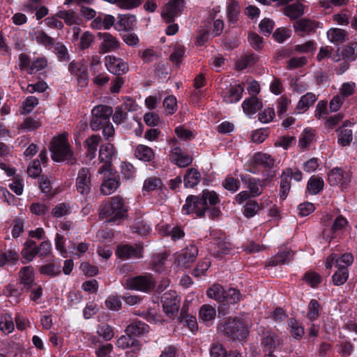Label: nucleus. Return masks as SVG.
Here are the masks:
<instances>
[{"mask_svg": "<svg viewBox=\"0 0 357 357\" xmlns=\"http://www.w3.org/2000/svg\"><path fill=\"white\" fill-rule=\"evenodd\" d=\"M253 160L257 165H262L265 168H272L275 163L274 158L270 154L262 152L256 153Z\"/></svg>", "mask_w": 357, "mask_h": 357, "instance_id": "obj_39", "label": "nucleus"}, {"mask_svg": "<svg viewBox=\"0 0 357 357\" xmlns=\"http://www.w3.org/2000/svg\"><path fill=\"white\" fill-rule=\"evenodd\" d=\"M294 255L290 250H285L278 253L268 261V266H277L289 261Z\"/></svg>", "mask_w": 357, "mask_h": 357, "instance_id": "obj_47", "label": "nucleus"}, {"mask_svg": "<svg viewBox=\"0 0 357 357\" xmlns=\"http://www.w3.org/2000/svg\"><path fill=\"white\" fill-rule=\"evenodd\" d=\"M317 26V24L314 21L305 18L298 20L294 24L295 31L298 32L301 36L311 32L316 29Z\"/></svg>", "mask_w": 357, "mask_h": 357, "instance_id": "obj_27", "label": "nucleus"}, {"mask_svg": "<svg viewBox=\"0 0 357 357\" xmlns=\"http://www.w3.org/2000/svg\"><path fill=\"white\" fill-rule=\"evenodd\" d=\"M98 37L100 40L99 51L102 54L114 52L119 47L120 43L118 39L109 33H99Z\"/></svg>", "mask_w": 357, "mask_h": 357, "instance_id": "obj_10", "label": "nucleus"}, {"mask_svg": "<svg viewBox=\"0 0 357 357\" xmlns=\"http://www.w3.org/2000/svg\"><path fill=\"white\" fill-rule=\"evenodd\" d=\"M200 179V173L195 169H190L184 176V185L186 188H194L199 183Z\"/></svg>", "mask_w": 357, "mask_h": 357, "instance_id": "obj_40", "label": "nucleus"}, {"mask_svg": "<svg viewBox=\"0 0 357 357\" xmlns=\"http://www.w3.org/2000/svg\"><path fill=\"white\" fill-rule=\"evenodd\" d=\"M13 319L10 314H5L0 320V329L5 334H9L14 330Z\"/></svg>", "mask_w": 357, "mask_h": 357, "instance_id": "obj_49", "label": "nucleus"}, {"mask_svg": "<svg viewBox=\"0 0 357 357\" xmlns=\"http://www.w3.org/2000/svg\"><path fill=\"white\" fill-rule=\"evenodd\" d=\"M137 344V341L131 337L130 335L126 333V335L121 336L116 342V347L123 349L128 347H135Z\"/></svg>", "mask_w": 357, "mask_h": 357, "instance_id": "obj_54", "label": "nucleus"}, {"mask_svg": "<svg viewBox=\"0 0 357 357\" xmlns=\"http://www.w3.org/2000/svg\"><path fill=\"white\" fill-rule=\"evenodd\" d=\"M105 65L109 73L116 75L126 74L129 70L128 63L114 55L105 56Z\"/></svg>", "mask_w": 357, "mask_h": 357, "instance_id": "obj_8", "label": "nucleus"}, {"mask_svg": "<svg viewBox=\"0 0 357 357\" xmlns=\"http://www.w3.org/2000/svg\"><path fill=\"white\" fill-rule=\"evenodd\" d=\"M259 210V204L256 201H250L245 205L243 214L247 218H252L257 213Z\"/></svg>", "mask_w": 357, "mask_h": 357, "instance_id": "obj_61", "label": "nucleus"}, {"mask_svg": "<svg viewBox=\"0 0 357 357\" xmlns=\"http://www.w3.org/2000/svg\"><path fill=\"white\" fill-rule=\"evenodd\" d=\"M149 326L142 321H135L127 326L126 333L131 336L142 335L148 333Z\"/></svg>", "mask_w": 357, "mask_h": 357, "instance_id": "obj_35", "label": "nucleus"}, {"mask_svg": "<svg viewBox=\"0 0 357 357\" xmlns=\"http://www.w3.org/2000/svg\"><path fill=\"white\" fill-rule=\"evenodd\" d=\"M353 256L350 253H345L340 257H338L335 253H333L328 257L325 266L326 268L329 269L332 268L333 263L335 262L337 268L347 269V267L353 263Z\"/></svg>", "mask_w": 357, "mask_h": 357, "instance_id": "obj_13", "label": "nucleus"}, {"mask_svg": "<svg viewBox=\"0 0 357 357\" xmlns=\"http://www.w3.org/2000/svg\"><path fill=\"white\" fill-rule=\"evenodd\" d=\"M170 160L179 167H185L192 162V158L183 153L179 147L173 148L169 154Z\"/></svg>", "mask_w": 357, "mask_h": 357, "instance_id": "obj_19", "label": "nucleus"}, {"mask_svg": "<svg viewBox=\"0 0 357 357\" xmlns=\"http://www.w3.org/2000/svg\"><path fill=\"white\" fill-rule=\"evenodd\" d=\"M38 246L36 243L32 240H28L24 243L21 252L23 263H27L33 261L35 257L38 254Z\"/></svg>", "mask_w": 357, "mask_h": 357, "instance_id": "obj_21", "label": "nucleus"}, {"mask_svg": "<svg viewBox=\"0 0 357 357\" xmlns=\"http://www.w3.org/2000/svg\"><path fill=\"white\" fill-rule=\"evenodd\" d=\"M262 107L261 102L256 97L252 96L245 99L242 103L243 112L247 115H252L255 114Z\"/></svg>", "mask_w": 357, "mask_h": 357, "instance_id": "obj_29", "label": "nucleus"}, {"mask_svg": "<svg viewBox=\"0 0 357 357\" xmlns=\"http://www.w3.org/2000/svg\"><path fill=\"white\" fill-rule=\"evenodd\" d=\"M243 91V86L240 84L230 86L223 94L224 101L229 104L239 101L242 97Z\"/></svg>", "mask_w": 357, "mask_h": 357, "instance_id": "obj_22", "label": "nucleus"}, {"mask_svg": "<svg viewBox=\"0 0 357 357\" xmlns=\"http://www.w3.org/2000/svg\"><path fill=\"white\" fill-rule=\"evenodd\" d=\"M70 72L77 77V82L82 86L87 84V66L82 61H72L68 67Z\"/></svg>", "mask_w": 357, "mask_h": 357, "instance_id": "obj_14", "label": "nucleus"}, {"mask_svg": "<svg viewBox=\"0 0 357 357\" xmlns=\"http://www.w3.org/2000/svg\"><path fill=\"white\" fill-rule=\"evenodd\" d=\"M135 22L136 18L134 15H119L114 27L118 31H127L131 29Z\"/></svg>", "mask_w": 357, "mask_h": 357, "instance_id": "obj_28", "label": "nucleus"}, {"mask_svg": "<svg viewBox=\"0 0 357 357\" xmlns=\"http://www.w3.org/2000/svg\"><path fill=\"white\" fill-rule=\"evenodd\" d=\"M227 16L230 24H235L241 12L239 3L234 0H229L227 3Z\"/></svg>", "mask_w": 357, "mask_h": 357, "instance_id": "obj_32", "label": "nucleus"}, {"mask_svg": "<svg viewBox=\"0 0 357 357\" xmlns=\"http://www.w3.org/2000/svg\"><path fill=\"white\" fill-rule=\"evenodd\" d=\"M317 100V97L315 94L307 93L301 98L297 104L296 109L298 110L299 113H303L311 107Z\"/></svg>", "mask_w": 357, "mask_h": 357, "instance_id": "obj_36", "label": "nucleus"}, {"mask_svg": "<svg viewBox=\"0 0 357 357\" xmlns=\"http://www.w3.org/2000/svg\"><path fill=\"white\" fill-rule=\"evenodd\" d=\"M280 344V339L275 333L267 332L264 335L262 344L268 351H274Z\"/></svg>", "mask_w": 357, "mask_h": 357, "instance_id": "obj_33", "label": "nucleus"}, {"mask_svg": "<svg viewBox=\"0 0 357 357\" xmlns=\"http://www.w3.org/2000/svg\"><path fill=\"white\" fill-rule=\"evenodd\" d=\"M50 151L52 158L56 162H67L73 164L75 162L73 151L68 142L66 134L59 135L53 138Z\"/></svg>", "mask_w": 357, "mask_h": 357, "instance_id": "obj_2", "label": "nucleus"}, {"mask_svg": "<svg viewBox=\"0 0 357 357\" xmlns=\"http://www.w3.org/2000/svg\"><path fill=\"white\" fill-rule=\"evenodd\" d=\"M39 271L41 274L51 277L56 276L61 272L60 267L54 264H47L42 266L40 268Z\"/></svg>", "mask_w": 357, "mask_h": 357, "instance_id": "obj_59", "label": "nucleus"}, {"mask_svg": "<svg viewBox=\"0 0 357 357\" xmlns=\"http://www.w3.org/2000/svg\"><path fill=\"white\" fill-rule=\"evenodd\" d=\"M216 317L215 307L209 304L202 305L199 310V321L207 325L211 324Z\"/></svg>", "mask_w": 357, "mask_h": 357, "instance_id": "obj_20", "label": "nucleus"}, {"mask_svg": "<svg viewBox=\"0 0 357 357\" xmlns=\"http://www.w3.org/2000/svg\"><path fill=\"white\" fill-rule=\"evenodd\" d=\"M328 40L335 45H339L348 40V33L342 29L331 28L326 33Z\"/></svg>", "mask_w": 357, "mask_h": 357, "instance_id": "obj_23", "label": "nucleus"}, {"mask_svg": "<svg viewBox=\"0 0 357 357\" xmlns=\"http://www.w3.org/2000/svg\"><path fill=\"white\" fill-rule=\"evenodd\" d=\"M155 285V281L151 275H139L126 280L128 289L149 292Z\"/></svg>", "mask_w": 357, "mask_h": 357, "instance_id": "obj_6", "label": "nucleus"}, {"mask_svg": "<svg viewBox=\"0 0 357 357\" xmlns=\"http://www.w3.org/2000/svg\"><path fill=\"white\" fill-rule=\"evenodd\" d=\"M288 325L290 328V333L295 338L300 339L304 335V329L298 325L297 321L294 319H290L288 321Z\"/></svg>", "mask_w": 357, "mask_h": 357, "instance_id": "obj_57", "label": "nucleus"}, {"mask_svg": "<svg viewBox=\"0 0 357 357\" xmlns=\"http://www.w3.org/2000/svg\"><path fill=\"white\" fill-rule=\"evenodd\" d=\"M101 141V137L98 135H92L84 142V147L86 149V156L93 159L96 155L98 146Z\"/></svg>", "mask_w": 357, "mask_h": 357, "instance_id": "obj_24", "label": "nucleus"}, {"mask_svg": "<svg viewBox=\"0 0 357 357\" xmlns=\"http://www.w3.org/2000/svg\"><path fill=\"white\" fill-rule=\"evenodd\" d=\"M163 310L167 315L172 316L176 313L180 307V300L174 291H168L161 297Z\"/></svg>", "mask_w": 357, "mask_h": 357, "instance_id": "obj_9", "label": "nucleus"}, {"mask_svg": "<svg viewBox=\"0 0 357 357\" xmlns=\"http://www.w3.org/2000/svg\"><path fill=\"white\" fill-rule=\"evenodd\" d=\"M132 229L134 232L139 235H146L151 230V227L149 224L142 220H137L132 226Z\"/></svg>", "mask_w": 357, "mask_h": 357, "instance_id": "obj_62", "label": "nucleus"}, {"mask_svg": "<svg viewBox=\"0 0 357 357\" xmlns=\"http://www.w3.org/2000/svg\"><path fill=\"white\" fill-rule=\"evenodd\" d=\"M91 174L88 168L83 167L77 173L75 187L77 191L82 195H87L91 189Z\"/></svg>", "mask_w": 357, "mask_h": 357, "instance_id": "obj_7", "label": "nucleus"}, {"mask_svg": "<svg viewBox=\"0 0 357 357\" xmlns=\"http://www.w3.org/2000/svg\"><path fill=\"white\" fill-rule=\"evenodd\" d=\"M96 333L106 341L112 340L114 335L113 328L106 323L98 324L96 328Z\"/></svg>", "mask_w": 357, "mask_h": 357, "instance_id": "obj_46", "label": "nucleus"}, {"mask_svg": "<svg viewBox=\"0 0 357 357\" xmlns=\"http://www.w3.org/2000/svg\"><path fill=\"white\" fill-rule=\"evenodd\" d=\"M56 16L63 20L64 22L68 26L78 25L81 22L78 14L73 10H59L56 13Z\"/></svg>", "mask_w": 357, "mask_h": 357, "instance_id": "obj_31", "label": "nucleus"}, {"mask_svg": "<svg viewBox=\"0 0 357 357\" xmlns=\"http://www.w3.org/2000/svg\"><path fill=\"white\" fill-rule=\"evenodd\" d=\"M143 246L140 244L121 245L117 247L116 255L123 259L140 258L142 255Z\"/></svg>", "mask_w": 357, "mask_h": 357, "instance_id": "obj_11", "label": "nucleus"}, {"mask_svg": "<svg viewBox=\"0 0 357 357\" xmlns=\"http://www.w3.org/2000/svg\"><path fill=\"white\" fill-rule=\"evenodd\" d=\"M41 123L39 119L33 117H26L20 125L19 128L26 132L36 130L40 127Z\"/></svg>", "mask_w": 357, "mask_h": 357, "instance_id": "obj_50", "label": "nucleus"}, {"mask_svg": "<svg viewBox=\"0 0 357 357\" xmlns=\"http://www.w3.org/2000/svg\"><path fill=\"white\" fill-rule=\"evenodd\" d=\"M207 202L211 205H215L219 202L218 195L213 191L204 190L201 196L190 195L187 197L182 211L185 214L195 213L201 218L208 209Z\"/></svg>", "mask_w": 357, "mask_h": 357, "instance_id": "obj_1", "label": "nucleus"}, {"mask_svg": "<svg viewBox=\"0 0 357 357\" xmlns=\"http://www.w3.org/2000/svg\"><path fill=\"white\" fill-rule=\"evenodd\" d=\"M328 178L331 185H341L346 187L351 182V173L340 168H334L328 173Z\"/></svg>", "mask_w": 357, "mask_h": 357, "instance_id": "obj_12", "label": "nucleus"}, {"mask_svg": "<svg viewBox=\"0 0 357 357\" xmlns=\"http://www.w3.org/2000/svg\"><path fill=\"white\" fill-rule=\"evenodd\" d=\"M324 183L321 178L312 176L307 183V189L310 194L316 195L323 189Z\"/></svg>", "mask_w": 357, "mask_h": 357, "instance_id": "obj_48", "label": "nucleus"}, {"mask_svg": "<svg viewBox=\"0 0 357 357\" xmlns=\"http://www.w3.org/2000/svg\"><path fill=\"white\" fill-rule=\"evenodd\" d=\"M225 303H236L241 301L242 296L239 291L236 289H229L226 291Z\"/></svg>", "mask_w": 357, "mask_h": 357, "instance_id": "obj_63", "label": "nucleus"}, {"mask_svg": "<svg viewBox=\"0 0 357 357\" xmlns=\"http://www.w3.org/2000/svg\"><path fill=\"white\" fill-rule=\"evenodd\" d=\"M31 38L33 40H35L37 43L45 47H50L54 44V39L43 31H36L32 33Z\"/></svg>", "mask_w": 357, "mask_h": 357, "instance_id": "obj_45", "label": "nucleus"}, {"mask_svg": "<svg viewBox=\"0 0 357 357\" xmlns=\"http://www.w3.org/2000/svg\"><path fill=\"white\" fill-rule=\"evenodd\" d=\"M20 284L23 286L22 291H30L34 287V272L33 268L31 266H24L19 271Z\"/></svg>", "mask_w": 357, "mask_h": 357, "instance_id": "obj_16", "label": "nucleus"}, {"mask_svg": "<svg viewBox=\"0 0 357 357\" xmlns=\"http://www.w3.org/2000/svg\"><path fill=\"white\" fill-rule=\"evenodd\" d=\"M257 56L254 54L245 55L236 63L238 70H242L248 67L252 66L257 61Z\"/></svg>", "mask_w": 357, "mask_h": 357, "instance_id": "obj_52", "label": "nucleus"}, {"mask_svg": "<svg viewBox=\"0 0 357 357\" xmlns=\"http://www.w3.org/2000/svg\"><path fill=\"white\" fill-rule=\"evenodd\" d=\"M233 249L231 244L225 241H220L217 243V248L211 249L212 255L215 257H221L222 255H227Z\"/></svg>", "mask_w": 357, "mask_h": 357, "instance_id": "obj_43", "label": "nucleus"}, {"mask_svg": "<svg viewBox=\"0 0 357 357\" xmlns=\"http://www.w3.org/2000/svg\"><path fill=\"white\" fill-rule=\"evenodd\" d=\"M128 207L123 199L120 196H114L106 202L100 210V215L108 218L109 221H118L126 218Z\"/></svg>", "mask_w": 357, "mask_h": 357, "instance_id": "obj_3", "label": "nucleus"}, {"mask_svg": "<svg viewBox=\"0 0 357 357\" xmlns=\"http://www.w3.org/2000/svg\"><path fill=\"white\" fill-rule=\"evenodd\" d=\"M349 276L347 269L338 268L333 276V282L335 285L339 286L345 283Z\"/></svg>", "mask_w": 357, "mask_h": 357, "instance_id": "obj_60", "label": "nucleus"}, {"mask_svg": "<svg viewBox=\"0 0 357 357\" xmlns=\"http://www.w3.org/2000/svg\"><path fill=\"white\" fill-rule=\"evenodd\" d=\"M207 296L212 299L217 301L219 303H225V294L226 291L223 287L218 284H214L211 287L207 290Z\"/></svg>", "mask_w": 357, "mask_h": 357, "instance_id": "obj_37", "label": "nucleus"}, {"mask_svg": "<svg viewBox=\"0 0 357 357\" xmlns=\"http://www.w3.org/2000/svg\"><path fill=\"white\" fill-rule=\"evenodd\" d=\"M71 212L69 204L60 203L56 205L52 210V215L54 218H61L70 214Z\"/></svg>", "mask_w": 357, "mask_h": 357, "instance_id": "obj_55", "label": "nucleus"}, {"mask_svg": "<svg viewBox=\"0 0 357 357\" xmlns=\"http://www.w3.org/2000/svg\"><path fill=\"white\" fill-rule=\"evenodd\" d=\"M38 98L36 96L27 97L22 103L21 114H26L30 113L38 105Z\"/></svg>", "mask_w": 357, "mask_h": 357, "instance_id": "obj_53", "label": "nucleus"}, {"mask_svg": "<svg viewBox=\"0 0 357 357\" xmlns=\"http://www.w3.org/2000/svg\"><path fill=\"white\" fill-rule=\"evenodd\" d=\"M184 56V47L178 45L174 47L173 52L170 55V59L173 63H176V65H178L181 62Z\"/></svg>", "mask_w": 357, "mask_h": 357, "instance_id": "obj_64", "label": "nucleus"}, {"mask_svg": "<svg viewBox=\"0 0 357 357\" xmlns=\"http://www.w3.org/2000/svg\"><path fill=\"white\" fill-rule=\"evenodd\" d=\"M162 182L156 176H151L145 179L143 184V192H151L160 188Z\"/></svg>", "mask_w": 357, "mask_h": 357, "instance_id": "obj_51", "label": "nucleus"}, {"mask_svg": "<svg viewBox=\"0 0 357 357\" xmlns=\"http://www.w3.org/2000/svg\"><path fill=\"white\" fill-rule=\"evenodd\" d=\"M342 54L349 60L356 59L357 58V42L347 44L342 50Z\"/></svg>", "mask_w": 357, "mask_h": 357, "instance_id": "obj_56", "label": "nucleus"}, {"mask_svg": "<svg viewBox=\"0 0 357 357\" xmlns=\"http://www.w3.org/2000/svg\"><path fill=\"white\" fill-rule=\"evenodd\" d=\"M241 181L246 185L252 197L259 196L262 193L263 185L259 178L251 177L249 175H241Z\"/></svg>", "mask_w": 357, "mask_h": 357, "instance_id": "obj_18", "label": "nucleus"}, {"mask_svg": "<svg viewBox=\"0 0 357 357\" xmlns=\"http://www.w3.org/2000/svg\"><path fill=\"white\" fill-rule=\"evenodd\" d=\"M218 331L224 335L233 340H242L248 335V329L241 320L237 318H230L218 326Z\"/></svg>", "mask_w": 357, "mask_h": 357, "instance_id": "obj_4", "label": "nucleus"}, {"mask_svg": "<svg viewBox=\"0 0 357 357\" xmlns=\"http://www.w3.org/2000/svg\"><path fill=\"white\" fill-rule=\"evenodd\" d=\"M314 136L313 130L305 129L299 139V146L303 149L307 147L313 141Z\"/></svg>", "mask_w": 357, "mask_h": 357, "instance_id": "obj_58", "label": "nucleus"}, {"mask_svg": "<svg viewBox=\"0 0 357 357\" xmlns=\"http://www.w3.org/2000/svg\"><path fill=\"white\" fill-rule=\"evenodd\" d=\"M167 260V255L160 253L153 255L151 261V266L153 271L162 273L165 270V262Z\"/></svg>", "mask_w": 357, "mask_h": 357, "instance_id": "obj_44", "label": "nucleus"}, {"mask_svg": "<svg viewBox=\"0 0 357 357\" xmlns=\"http://www.w3.org/2000/svg\"><path fill=\"white\" fill-rule=\"evenodd\" d=\"M115 153L116 151L113 144L110 143L102 144L99 150V159L101 162L108 163L115 156Z\"/></svg>", "mask_w": 357, "mask_h": 357, "instance_id": "obj_34", "label": "nucleus"}, {"mask_svg": "<svg viewBox=\"0 0 357 357\" xmlns=\"http://www.w3.org/2000/svg\"><path fill=\"white\" fill-rule=\"evenodd\" d=\"M183 6V0H171L165 5L162 17L167 22H171L178 16Z\"/></svg>", "mask_w": 357, "mask_h": 357, "instance_id": "obj_15", "label": "nucleus"}, {"mask_svg": "<svg viewBox=\"0 0 357 357\" xmlns=\"http://www.w3.org/2000/svg\"><path fill=\"white\" fill-rule=\"evenodd\" d=\"M198 254V249L194 245L186 246L177 256L178 264L187 267L190 263L193 262Z\"/></svg>", "mask_w": 357, "mask_h": 357, "instance_id": "obj_17", "label": "nucleus"}, {"mask_svg": "<svg viewBox=\"0 0 357 357\" xmlns=\"http://www.w3.org/2000/svg\"><path fill=\"white\" fill-rule=\"evenodd\" d=\"M291 169L287 168L281 174L280 196L283 200L287 198L291 188Z\"/></svg>", "mask_w": 357, "mask_h": 357, "instance_id": "obj_26", "label": "nucleus"}, {"mask_svg": "<svg viewBox=\"0 0 357 357\" xmlns=\"http://www.w3.org/2000/svg\"><path fill=\"white\" fill-rule=\"evenodd\" d=\"M130 110V107L128 102L116 107L113 115V121L116 124L123 123L127 118L128 112Z\"/></svg>", "mask_w": 357, "mask_h": 357, "instance_id": "obj_41", "label": "nucleus"}, {"mask_svg": "<svg viewBox=\"0 0 357 357\" xmlns=\"http://www.w3.org/2000/svg\"><path fill=\"white\" fill-rule=\"evenodd\" d=\"M119 186V182L116 178H109L102 182L100 190L104 195H109L112 194Z\"/></svg>", "mask_w": 357, "mask_h": 357, "instance_id": "obj_42", "label": "nucleus"}, {"mask_svg": "<svg viewBox=\"0 0 357 357\" xmlns=\"http://www.w3.org/2000/svg\"><path fill=\"white\" fill-rule=\"evenodd\" d=\"M91 114L90 126L93 131H97L100 130L103 125L109 122L112 114V109L110 107L100 105L94 107Z\"/></svg>", "mask_w": 357, "mask_h": 357, "instance_id": "obj_5", "label": "nucleus"}, {"mask_svg": "<svg viewBox=\"0 0 357 357\" xmlns=\"http://www.w3.org/2000/svg\"><path fill=\"white\" fill-rule=\"evenodd\" d=\"M348 126H351V123L346 122L337 130V142L342 146L349 145L353 139V131Z\"/></svg>", "mask_w": 357, "mask_h": 357, "instance_id": "obj_25", "label": "nucleus"}, {"mask_svg": "<svg viewBox=\"0 0 357 357\" xmlns=\"http://www.w3.org/2000/svg\"><path fill=\"white\" fill-rule=\"evenodd\" d=\"M135 155L137 158L144 161H151L154 158L152 149L143 144H139L136 147Z\"/></svg>", "mask_w": 357, "mask_h": 357, "instance_id": "obj_38", "label": "nucleus"}, {"mask_svg": "<svg viewBox=\"0 0 357 357\" xmlns=\"http://www.w3.org/2000/svg\"><path fill=\"white\" fill-rule=\"evenodd\" d=\"M305 6L299 2L286 6L283 13L291 20L297 19L304 14Z\"/></svg>", "mask_w": 357, "mask_h": 357, "instance_id": "obj_30", "label": "nucleus"}]
</instances>
